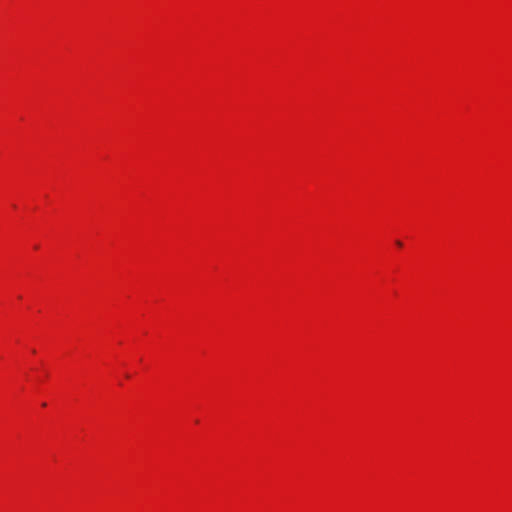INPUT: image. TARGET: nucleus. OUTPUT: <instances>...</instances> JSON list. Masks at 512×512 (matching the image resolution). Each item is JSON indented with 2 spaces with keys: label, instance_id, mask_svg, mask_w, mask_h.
Listing matches in <instances>:
<instances>
[{
  "label": "nucleus",
  "instance_id": "nucleus-1",
  "mask_svg": "<svg viewBox=\"0 0 512 512\" xmlns=\"http://www.w3.org/2000/svg\"><path fill=\"white\" fill-rule=\"evenodd\" d=\"M396 245H397V246H399V247H402V245H403V244H402V242H401V241L397 240V241H396Z\"/></svg>",
  "mask_w": 512,
  "mask_h": 512
}]
</instances>
